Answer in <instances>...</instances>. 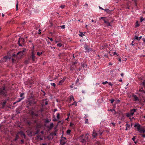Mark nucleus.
<instances>
[{
    "label": "nucleus",
    "mask_w": 145,
    "mask_h": 145,
    "mask_svg": "<svg viewBox=\"0 0 145 145\" xmlns=\"http://www.w3.org/2000/svg\"><path fill=\"white\" fill-rule=\"evenodd\" d=\"M137 111V109H133L131 110L130 112V113L131 115H132L133 116L134 113L135 112H136Z\"/></svg>",
    "instance_id": "9"
},
{
    "label": "nucleus",
    "mask_w": 145,
    "mask_h": 145,
    "mask_svg": "<svg viewBox=\"0 0 145 145\" xmlns=\"http://www.w3.org/2000/svg\"><path fill=\"white\" fill-rule=\"evenodd\" d=\"M66 142V140H63V138H61L60 140V144L62 145H64Z\"/></svg>",
    "instance_id": "10"
},
{
    "label": "nucleus",
    "mask_w": 145,
    "mask_h": 145,
    "mask_svg": "<svg viewBox=\"0 0 145 145\" xmlns=\"http://www.w3.org/2000/svg\"><path fill=\"white\" fill-rule=\"evenodd\" d=\"M77 64L78 65H79V63H78V62H73V65L74 64Z\"/></svg>",
    "instance_id": "34"
},
{
    "label": "nucleus",
    "mask_w": 145,
    "mask_h": 145,
    "mask_svg": "<svg viewBox=\"0 0 145 145\" xmlns=\"http://www.w3.org/2000/svg\"><path fill=\"white\" fill-rule=\"evenodd\" d=\"M4 58L6 60L9 59H10V57L8 56H5L4 57Z\"/></svg>",
    "instance_id": "20"
},
{
    "label": "nucleus",
    "mask_w": 145,
    "mask_h": 145,
    "mask_svg": "<svg viewBox=\"0 0 145 145\" xmlns=\"http://www.w3.org/2000/svg\"><path fill=\"white\" fill-rule=\"evenodd\" d=\"M112 65V64L111 63H109V65Z\"/></svg>",
    "instance_id": "62"
},
{
    "label": "nucleus",
    "mask_w": 145,
    "mask_h": 145,
    "mask_svg": "<svg viewBox=\"0 0 145 145\" xmlns=\"http://www.w3.org/2000/svg\"><path fill=\"white\" fill-rule=\"evenodd\" d=\"M18 3H17L16 5V10H17L18 9Z\"/></svg>",
    "instance_id": "45"
},
{
    "label": "nucleus",
    "mask_w": 145,
    "mask_h": 145,
    "mask_svg": "<svg viewBox=\"0 0 145 145\" xmlns=\"http://www.w3.org/2000/svg\"><path fill=\"white\" fill-rule=\"evenodd\" d=\"M81 65L83 68L84 69H85V68L87 67V65L85 63H81Z\"/></svg>",
    "instance_id": "14"
},
{
    "label": "nucleus",
    "mask_w": 145,
    "mask_h": 145,
    "mask_svg": "<svg viewBox=\"0 0 145 145\" xmlns=\"http://www.w3.org/2000/svg\"><path fill=\"white\" fill-rule=\"evenodd\" d=\"M128 128L126 127L125 128V130L127 131V130H128Z\"/></svg>",
    "instance_id": "64"
},
{
    "label": "nucleus",
    "mask_w": 145,
    "mask_h": 145,
    "mask_svg": "<svg viewBox=\"0 0 145 145\" xmlns=\"http://www.w3.org/2000/svg\"><path fill=\"white\" fill-rule=\"evenodd\" d=\"M35 53H34V51H33L31 52V57L33 61L35 62Z\"/></svg>",
    "instance_id": "5"
},
{
    "label": "nucleus",
    "mask_w": 145,
    "mask_h": 145,
    "mask_svg": "<svg viewBox=\"0 0 145 145\" xmlns=\"http://www.w3.org/2000/svg\"><path fill=\"white\" fill-rule=\"evenodd\" d=\"M45 101V105H46L48 104V101Z\"/></svg>",
    "instance_id": "46"
},
{
    "label": "nucleus",
    "mask_w": 145,
    "mask_h": 145,
    "mask_svg": "<svg viewBox=\"0 0 145 145\" xmlns=\"http://www.w3.org/2000/svg\"><path fill=\"white\" fill-rule=\"evenodd\" d=\"M56 117L57 119V120H58L59 118V113H58L57 114Z\"/></svg>",
    "instance_id": "28"
},
{
    "label": "nucleus",
    "mask_w": 145,
    "mask_h": 145,
    "mask_svg": "<svg viewBox=\"0 0 145 145\" xmlns=\"http://www.w3.org/2000/svg\"><path fill=\"white\" fill-rule=\"evenodd\" d=\"M118 60L120 62H121V59H119Z\"/></svg>",
    "instance_id": "57"
},
{
    "label": "nucleus",
    "mask_w": 145,
    "mask_h": 145,
    "mask_svg": "<svg viewBox=\"0 0 145 145\" xmlns=\"http://www.w3.org/2000/svg\"><path fill=\"white\" fill-rule=\"evenodd\" d=\"M133 97L134 100L135 101H139V99L137 96L135 95H133Z\"/></svg>",
    "instance_id": "12"
},
{
    "label": "nucleus",
    "mask_w": 145,
    "mask_h": 145,
    "mask_svg": "<svg viewBox=\"0 0 145 145\" xmlns=\"http://www.w3.org/2000/svg\"><path fill=\"white\" fill-rule=\"evenodd\" d=\"M120 101L119 100H117L115 101V102L116 104H118L120 102Z\"/></svg>",
    "instance_id": "36"
},
{
    "label": "nucleus",
    "mask_w": 145,
    "mask_h": 145,
    "mask_svg": "<svg viewBox=\"0 0 145 145\" xmlns=\"http://www.w3.org/2000/svg\"><path fill=\"white\" fill-rule=\"evenodd\" d=\"M65 79L63 78V79L60 80L59 81V83L58 84V85H61L62 84H63V83L64 82V81L65 80Z\"/></svg>",
    "instance_id": "13"
},
{
    "label": "nucleus",
    "mask_w": 145,
    "mask_h": 145,
    "mask_svg": "<svg viewBox=\"0 0 145 145\" xmlns=\"http://www.w3.org/2000/svg\"><path fill=\"white\" fill-rule=\"evenodd\" d=\"M22 135L24 136V138H25V134H24V133H22Z\"/></svg>",
    "instance_id": "50"
},
{
    "label": "nucleus",
    "mask_w": 145,
    "mask_h": 145,
    "mask_svg": "<svg viewBox=\"0 0 145 145\" xmlns=\"http://www.w3.org/2000/svg\"><path fill=\"white\" fill-rule=\"evenodd\" d=\"M134 127H137L138 131L140 133H144L145 132V131L140 128V125L139 123H135V124Z\"/></svg>",
    "instance_id": "1"
},
{
    "label": "nucleus",
    "mask_w": 145,
    "mask_h": 145,
    "mask_svg": "<svg viewBox=\"0 0 145 145\" xmlns=\"http://www.w3.org/2000/svg\"><path fill=\"white\" fill-rule=\"evenodd\" d=\"M139 26V25L138 24V21H137L136 22L135 27H137Z\"/></svg>",
    "instance_id": "31"
},
{
    "label": "nucleus",
    "mask_w": 145,
    "mask_h": 145,
    "mask_svg": "<svg viewBox=\"0 0 145 145\" xmlns=\"http://www.w3.org/2000/svg\"><path fill=\"white\" fill-rule=\"evenodd\" d=\"M103 132V131H102L100 130L97 131V133L98 135L99 134L100 135H102V134Z\"/></svg>",
    "instance_id": "19"
},
{
    "label": "nucleus",
    "mask_w": 145,
    "mask_h": 145,
    "mask_svg": "<svg viewBox=\"0 0 145 145\" xmlns=\"http://www.w3.org/2000/svg\"><path fill=\"white\" fill-rule=\"evenodd\" d=\"M85 48L86 51L87 52H89L90 51L89 47L88 46H85Z\"/></svg>",
    "instance_id": "16"
},
{
    "label": "nucleus",
    "mask_w": 145,
    "mask_h": 145,
    "mask_svg": "<svg viewBox=\"0 0 145 145\" xmlns=\"http://www.w3.org/2000/svg\"><path fill=\"white\" fill-rule=\"evenodd\" d=\"M99 8H100V9H101L102 10H104L102 8H101V7H99Z\"/></svg>",
    "instance_id": "63"
},
{
    "label": "nucleus",
    "mask_w": 145,
    "mask_h": 145,
    "mask_svg": "<svg viewBox=\"0 0 145 145\" xmlns=\"http://www.w3.org/2000/svg\"><path fill=\"white\" fill-rule=\"evenodd\" d=\"M116 52H113V54L114 55H116Z\"/></svg>",
    "instance_id": "52"
},
{
    "label": "nucleus",
    "mask_w": 145,
    "mask_h": 145,
    "mask_svg": "<svg viewBox=\"0 0 145 145\" xmlns=\"http://www.w3.org/2000/svg\"><path fill=\"white\" fill-rule=\"evenodd\" d=\"M78 81H79V79H77L76 80V83H77V82H78Z\"/></svg>",
    "instance_id": "60"
},
{
    "label": "nucleus",
    "mask_w": 145,
    "mask_h": 145,
    "mask_svg": "<svg viewBox=\"0 0 145 145\" xmlns=\"http://www.w3.org/2000/svg\"><path fill=\"white\" fill-rule=\"evenodd\" d=\"M111 124L113 125L114 126L115 125V123H112Z\"/></svg>",
    "instance_id": "61"
},
{
    "label": "nucleus",
    "mask_w": 145,
    "mask_h": 145,
    "mask_svg": "<svg viewBox=\"0 0 145 145\" xmlns=\"http://www.w3.org/2000/svg\"><path fill=\"white\" fill-rule=\"evenodd\" d=\"M136 39L138 40L139 41L140 40V39H139V38L138 37V36H135V38L133 39Z\"/></svg>",
    "instance_id": "21"
},
{
    "label": "nucleus",
    "mask_w": 145,
    "mask_h": 145,
    "mask_svg": "<svg viewBox=\"0 0 145 145\" xmlns=\"http://www.w3.org/2000/svg\"><path fill=\"white\" fill-rule=\"evenodd\" d=\"M82 93H85V91L84 90H82Z\"/></svg>",
    "instance_id": "56"
},
{
    "label": "nucleus",
    "mask_w": 145,
    "mask_h": 145,
    "mask_svg": "<svg viewBox=\"0 0 145 145\" xmlns=\"http://www.w3.org/2000/svg\"><path fill=\"white\" fill-rule=\"evenodd\" d=\"M50 84L52 86H53L54 87H55L56 86V84L54 83H51Z\"/></svg>",
    "instance_id": "32"
},
{
    "label": "nucleus",
    "mask_w": 145,
    "mask_h": 145,
    "mask_svg": "<svg viewBox=\"0 0 145 145\" xmlns=\"http://www.w3.org/2000/svg\"><path fill=\"white\" fill-rule=\"evenodd\" d=\"M61 138H63V140H66V139L65 137H62Z\"/></svg>",
    "instance_id": "47"
},
{
    "label": "nucleus",
    "mask_w": 145,
    "mask_h": 145,
    "mask_svg": "<svg viewBox=\"0 0 145 145\" xmlns=\"http://www.w3.org/2000/svg\"><path fill=\"white\" fill-rule=\"evenodd\" d=\"M135 137H133V138H132V140H133V141H134V142L135 144L137 143V142L135 141Z\"/></svg>",
    "instance_id": "22"
},
{
    "label": "nucleus",
    "mask_w": 145,
    "mask_h": 145,
    "mask_svg": "<svg viewBox=\"0 0 145 145\" xmlns=\"http://www.w3.org/2000/svg\"><path fill=\"white\" fill-rule=\"evenodd\" d=\"M24 95V93H21L20 94V97H22L21 98L24 97H22V96H23Z\"/></svg>",
    "instance_id": "41"
},
{
    "label": "nucleus",
    "mask_w": 145,
    "mask_h": 145,
    "mask_svg": "<svg viewBox=\"0 0 145 145\" xmlns=\"http://www.w3.org/2000/svg\"><path fill=\"white\" fill-rule=\"evenodd\" d=\"M70 115V114H68V117L65 119L66 120H68V119L69 118V116Z\"/></svg>",
    "instance_id": "40"
},
{
    "label": "nucleus",
    "mask_w": 145,
    "mask_h": 145,
    "mask_svg": "<svg viewBox=\"0 0 145 145\" xmlns=\"http://www.w3.org/2000/svg\"><path fill=\"white\" fill-rule=\"evenodd\" d=\"M108 83V84L109 85L111 86H112V84L111 83V82H109Z\"/></svg>",
    "instance_id": "49"
},
{
    "label": "nucleus",
    "mask_w": 145,
    "mask_h": 145,
    "mask_svg": "<svg viewBox=\"0 0 145 145\" xmlns=\"http://www.w3.org/2000/svg\"><path fill=\"white\" fill-rule=\"evenodd\" d=\"M79 36L82 37L83 36H84V35L82 33L80 32Z\"/></svg>",
    "instance_id": "25"
},
{
    "label": "nucleus",
    "mask_w": 145,
    "mask_h": 145,
    "mask_svg": "<svg viewBox=\"0 0 145 145\" xmlns=\"http://www.w3.org/2000/svg\"><path fill=\"white\" fill-rule=\"evenodd\" d=\"M111 101V103H112L114 101V99H112L111 100H110Z\"/></svg>",
    "instance_id": "39"
},
{
    "label": "nucleus",
    "mask_w": 145,
    "mask_h": 145,
    "mask_svg": "<svg viewBox=\"0 0 145 145\" xmlns=\"http://www.w3.org/2000/svg\"><path fill=\"white\" fill-rule=\"evenodd\" d=\"M108 111H110L111 112L114 113V114H116L115 110L114 109H110V110L108 109Z\"/></svg>",
    "instance_id": "18"
},
{
    "label": "nucleus",
    "mask_w": 145,
    "mask_h": 145,
    "mask_svg": "<svg viewBox=\"0 0 145 145\" xmlns=\"http://www.w3.org/2000/svg\"><path fill=\"white\" fill-rule=\"evenodd\" d=\"M133 41H132V43L131 44L132 45V46H134L135 45V44H133Z\"/></svg>",
    "instance_id": "51"
},
{
    "label": "nucleus",
    "mask_w": 145,
    "mask_h": 145,
    "mask_svg": "<svg viewBox=\"0 0 145 145\" xmlns=\"http://www.w3.org/2000/svg\"><path fill=\"white\" fill-rule=\"evenodd\" d=\"M144 20V19H143V18H141L140 19V21L141 22H142Z\"/></svg>",
    "instance_id": "43"
},
{
    "label": "nucleus",
    "mask_w": 145,
    "mask_h": 145,
    "mask_svg": "<svg viewBox=\"0 0 145 145\" xmlns=\"http://www.w3.org/2000/svg\"><path fill=\"white\" fill-rule=\"evenodd\" d=\"M24 99V97H22V98H19V100L18 101H17L16 102H14L13 103V105H15V104H16V103H17V102H19L20 101H21L23 99Z\"/></svg>",
    "instance_id": "17"
},
{
    "label": "nucleus",
    "mask_w": 145,
    "mask_h": 145,
    "mask_svg": "<svg viewBox=\"0 0 145 145\" xmlns=\"http://www.w3.org/2000/svg\"><path fill=\"white\" fill-rule=\"evenodd\" d=\"M93 137L94 138H95L98 135V133H97L96 131H95V130H93Z\"/></svg>",
    "instance_id": "8"
},
{
    "label": "nucleus",
    "mask_w": 145,
    "mask_h": 145,
    "mask_svg": "<svg viewBox=\"0 0 145 145\" xmlns=\"http://www.w3.org/2000/svg\"><path fill=\"white\" fill-rule=\"evenodd\" d=\"M62 46V44L61 43H58L57 44V46L59 47H61Z\"/></svg>",
    "instance_id": "27"
},
{
    "label": "nucleus",
    "mask_w": 145,
    "mask_h": 145,
    "mask_svg": "<svg viewBox=\"0 0 145 145\" xmlns=\"http://www.w3.org/2000/svg\"><path fill=\"white\" fill-rule=\"evenodd\" d=\"M143 85H145V82H144V81L143 83H142Z\"/></svg>",
    "instance_id": "55"
},
{
    "label": "nucleus",
    "mask_w": 145,
    "mask_h": 145,
    "mask_svg": "<svg viewBox=\"0 0 145 145\" xmlns=\"http://www.w3.org/2000/svg\"><path fill=\"white\" fill-rule=\"evenodd\" d=\"M48 38L51 41H52L53 40V39L52 38H49V37H48Z\"/></svg>",
    "instance_id": "44"
},
{
    "label": "nucleus",
    "mask_w": 145,
    "mask_h": 145,
    "mask_svg": "<svg viewBox=\"0 0 145 145\" xmlns=\"http://www.w3.org/2000/svg\"><path fill=\"white\" fill-rule=\"evenodd\" d=\"M126 125H127V127H128V128H129L130 127V125L128 124V123L127 124H126Z\"/></svg>",
    "instance_id": "37"
},
{
    "label": "nucleus",
    "mask_w": 145,
    "mask_h": 145,
    "mask_svg": "<svg viewBox=\"0 0 145 145\" xmlns=\"http://www.w3.org/2000/svg\"><path fill=\"white\" fill-rule=\"evenodd\" d=\"M53 124L52 123H50V128L51 129L53 127Z\"/></svg>",
    "instance_id": "23"
},
{
    "label": "nucleus",
    "mask_w": 145,
    "mask_h": 145,
    "mask_svg": "<svg viewBox=\"0 0 145 145\" xmlns=\"http://www.w3.org/2000/svg\"><path fill=\"white\" fill-rule=\"evenodd\" d=\"M24 41L25 40L23 38H19L18 42V43L19 45L20 46H22V45L20 44V42H24Z\"/></svg>",
    "instance_id": "7"
},
{
    "label": "nucleus",
    "mask_w": 145,
    "mask_h": 145,
    "mask_svg": "<svg viewBox=\"0 0 145 145\" xmlns=\"http://www.w3.org/2000/svg\"><path fill=\"white\" fill-rule=\"evenodd\" d=\"M75 105V106H76L77 105V103L75 101H74L73 102V105Z\"/></svg>",
    "instance_id": "35"
},
{
    "label": "nucleus",
    "mask_w": 145,
    "mask_h": 145,
    "mask_svg": "<svg viewBox=\"0 0 145 145\" xmlns=\"http://www.w3.org/2000/svg\"><path fill=\"white\" fill-rule=\"evenodd\" d=\"M89 134L88 133H87L85 136L84 138L87 141H88L89 140Z\"/></svg>",
    "instance_id": "11"
},
{
    "label": "nucleus",
    "mask_w": 145,
    "mask_h": 145,
    "mask_svg": "<svg viewBox=\"0 0 145 145\" xmlns=\"http://www.w3.org/2000/svg\"><path fill=\"white\" fill-rule=\"evenodd\" d=\"M103 21L104 23L106 24L108 27L109 26H112V25L111 24V23L109 22L108 20H106L105 19H103Z\"/></svg>",
    "instance_id": "6"
},
{
    "label": "nucleus",
    "mask_w": 145,
    "mask_h": 145,
    "mask_svg": "<svg viewBox=\"0 0 145 145\" xmlns=\"http://www.w3.org/2000/svg\"><path fill=\"white\" fill-rule=\"evenodd\" d=\"M121 75L122 76H123V73H122L121 74Z\"/></svg>",
    "instance_id": "59"
},
{
    "label": "nucleus",
    "mask_w": 145,
    "mask_h": 145,
    "mask_svg": "<svg viewBox=\"0 0 145 145\" xmlns=\"http://www.w3.org/2000/svg\"><path fill=\"white\" fill-rule=\"evenodd\" d=\"M6 103V102H4L3 103V106Z\"/></svg>",
    "instance_id": "48"
},
{
    "label": "nucleus",
    "mask_w": 145,
    "mask_h": 145,
    "mask_svg": "<svg viewBox=\"0 0 145 145\" xmlns=\"http://www.w3.org/2000/svg\"><path fill=\"white\" fill-rule=\"evenodd\" d=\"M85 123H88V119H86L85 121Z\"/></svg>",
    "instance_id": "33"
},
{
    "label": "nucleus",
    "mask_w": 145,
    "mask_h": 145,
    "mask_svg": "<svg viewBox=\"0 0 145 145\" xmlns=\"http://www.w3.org/2000/svg\"><path fill=\"white\" fill-rule=\"evenodd\" d=\"M6 91L5 87H3L2 88H0V94L5 95Z\"/></svg>",
    "instance_id": "3"
},
{
    "label": "nucleus",
    "mask_w": 145,
    "mask_h": 145,
    "mask_svg": "<svg viewBox=\"0 0 145 145\" xmlns=\"http://www.w3.org/2000/svg\"><path fill=\"white\" fill-rule=\"evenodd\" d=\"M39 132V131H37V132L35 133V134H37Z\"/></svg>",
    "instance_id": "54"
},
{
    "label": "nucleus",
    "mask_w": 145,
    "mask_h": 145,
    "mask_svg": "<svg viewBox=\"0 0 145 145\" xmlns=\"http://www.w3.org/2000/svg\"><path fill=\"white\" fill-rule=\"evenodd\" d=\"M42 54V52H37V55L38 56H40Z\"/></svg>",
    "instance_id": "30"
},
{
    "label": "nucleus",
    "mask_w": 145,
    "mask_h": 145,
    "mask_svg": "<svg viewBox=\"0 0 145 145\" xmlns=\"http://www.w3.org/2000/svg\"><path fill=\"white\" fill-rule=\"evenodd\" d=\"M37 137L38 139H39L40 140H43V139L40 136H38Z\"/></svg>",
    "instance_id": "24"
},
{
    "label": "nucleus",
    "mask_w": 145,
    "mask_h": 145,
    "mask_svg": "<svg viewBox=\"0 0 145 145\" xmlns=\"http://www.w3.org/2000/svg\"><path fill=\"white\" fill-rule=\"evenodd\" d=\"M71 132V130L69 129H68L67 131V133L68 135Z\"/></svg>",
    "instance_id": "26"
},
{
    "label": "nucleus",
    "mask_w": 145,
    "mask_h": 145,
    "mask_svg": "<svg viewBox=\"0 0 145 145\" xmlns=\"http://www.w3.org/2000/svg\"><path fill=\"white\" fill-rule=\"evenodd\" d=\"M25 50L26 49H24L23 50L18 52L16 55L17 58L18 59L20 58L24 55V52Z\"/></svg>",
    "instance_id": "2"
},
{
    "label": "nucleus",
    "mask_w": 145,
    "mask_h": 145,
    "mask_svg": "<svg viewBox=\"0 0 145 145\" xmlns=\"http://www.w3.org/2000/svg\"><path fill=\"white\" fill-rule=\"evenodd\" d=\"M65 7V5H62L60 7L62 9L63 8Z\"/></svg>",
    "instance_id": "42"
},
{
    "label": "nucleus",
    "mask_w": 145,
    "mask_h": 145,
    "mask_svg": "<svg viewBox=\"0 0 145 145\" xmlns=\"http://www.w3.org/2000/svg\"><path fill=\"white\" fill-rule=\"evenodd\" d=\"M126 115L128 117H129L130 119H131V117L133 116L132 115H131L130 112L127 113L126 114Z\"/></svg>",
    "instance_id": "15"
},
{
    "label": "nucleus",
    "mask_w": 145,
    "mask_h": 145,
    "mask_svg": "<svg viewBox=\"0 0 145 145\" xmlns=\"http://www.w3.org/2000/svg\"><path fill=\"white\" fill-rule=\"evenodd\" d=\"M108 82L107 81H105V82H103L102 84L105 85L107 83H108Z\"/></svg>",
    "instance_id": "38"
},
{
    "label": "nucleus",
    "mask_w": 145,
    "mask_h": 145,
    "mask_svg": "<svg viewBox=\"0 0 145 145\" xmlns=\"http://www.w3.org/2000/svg\"><path fill=\"white\" fill-rule=\"evenodd\" d=\"M59 27H61V29H64L65 28V25H63Z\"/></svg>",
    "instance_id": "29"
},
{
    "label": "nucleus",
    "mask_w": 145,
    "mask_h": 145,
    "mask_svg": "<svg viewBox=\"0 0 145 145\" xmlns=\"http://www.w3.org/2000/svg\"><path fill=\"white\" fill-rule=\"evenodd\" d=\"M84 6H86L87 7L88 6V4L87 3H85Z\"/></svg>",
    "instance_id": "53"
},
{
    "label": "nucleus",
    "mask_w": 145,
    "mask_h": 145,
    "mask_svg": "<svg viewBox=\"0 0 145 145\" xmlns=\"http://www.w3.org/2000/svg\"><path fill=\"white\" fill-rule=\"evenodd\" d=\"M84 136V135H82L79 138L80 141L82 142V143L84 144H85L86 141V140H85V138L84 139L83 138V137Z\"/></svg>",
    "instance_id": "4"
},
{
    "label": "nucleus",
    "mask_w": 145,
    "mask_h": 145,
    "mask_svg": "<svg viewBox=\"0 0 145 145\" xmlns=\"http://www.w3.org/2000/svg\"><path fill=\"white\" fill-rule=\"evenodd\" d=\"M142 40H143L144 42H145V39L143 38H142Z\"/></svg>",
    "instance_id": "58"
}]
</instances>
